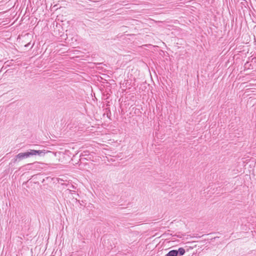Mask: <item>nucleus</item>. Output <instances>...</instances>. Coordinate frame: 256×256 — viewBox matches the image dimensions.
Masks as SVG:
<instances>
[{
    "instance_id": "1",
    "label": "nucleus",
    "mask_w": 256,
    "mask_h": 256,
    "mask_svg": "<svg viewBox=\"0 0 256 256\" xmlns=\"http://www.w3.org/2000/svg\"><path fill=\"white\" fill-rule=\"evenodd\" d=\"M49 152V151L46 152V150H30L29 152H27L23 153H20L18 154L14 160V162H16L18 160H20L24 158H26L30 156H35L36 154L42 155V154H44L46 153Z\"/></svg>"
},
{
    "instance_id": "2",
    "label": "nucleus",
    "mask_w": 256,
    "mask_h": 256,
    "mask_svg": "<svg viewBox=\"0 0 256 256\" xmlns=\"http://www.w3.org/2000/svg\"><path fill=\"white\" fill-rule=\"evenodd\" d=\"M178 252L176 250H172L166 254V256H178Z\"/></svg>"
},
{
    "instance_id": "3",
    "label": "nucleus",
    "mask_w": 256,
    "mask_h": 256,
    "mask_svg": "<svg viewBox=\"0 0 256 256\" xmlns=\"http://www.w3.org/2000/svg\"><path fill=\"white\" fill-rule=\"evenodd\" d=\"M177 252H178V254H180V256H182L185 253V250H184V248H180L177 250Z\"/></svg>"
}]
</instances>
